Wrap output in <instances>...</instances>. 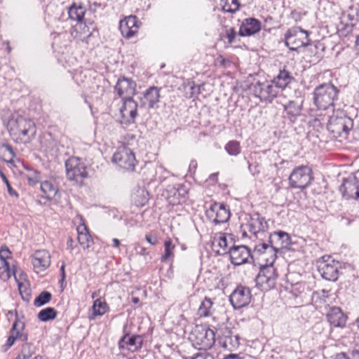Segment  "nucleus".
Wrapping results in <instances>:
<instances>
[{
	"label": "nucleus",
	"mask_w": 359,
	"mask_h": 359,
	"mask_svg": "<svg viewBox=\"0 0 359 359\" xmlns=\"http://www.w3.org/2000/svg\"><path fill=\"white\" fill-rule=\"evenodd\" d=\"M32 263L37 273L45 271L50 265V253L45 250H36L32 256Z\"/></svg>",
	"instance_id": "nucleus-21"
},
{
	"label": "nucleus",
	"mask_w": 359,
	"mask_h": 359,
	"mask_svg": "<svg viewBox=\"0 0 359 359\" xmlns=\"http://www.w3.org/2000/svg\"><path fill=\"white\" fill-rule=\"evenodd\" d=\"M222 11L226 13H234L239 8L238 0H221Z\"/></svg>",
	"instance_id": "nucleus-39"
},
{
	"label": "nucleus",
	"mask_w": 359,
	"mask_h": 359,
	"mask_svg": "<svg viewBox=\"0 0 359 359\" xmlns=\"http://www.w3.org/2000/svg\"><path fill=\"white\" fill-rule=\"evenodd\" d=\"M97 296H98V293H97V292H96V291H95V292H93L92 293V294H91V298H92V299H95V298H96Z\"/></svg>",
	"instance_id": "nucleus-62"
},
{
	"label": "nucleus",
	"mask_w": 359,
	"mask_h": 359,
	"mask_svg": "<svg viewBox=\"0 0 359 359\" xmlns=\"http://www.w3.org/2000/svg\"><path fill=\"white\" fill-rule=\"evenodd\" d=\"M4 253H11V252L9 251V250L7 248H1V250L0 251V259H6V257L5 255H4Z\"/></svg>",
	"instance_id": "nucleus-54"
},
{
	"label": "nucleus",
	"mask_w": 359,
	"mask_h": 359,
	"mask_svg": "<svg viewBox=\"0 0 359 359\" xmlns=\"http://www.w3.org/2000/svg\"><path fill=\"white\" fill-rule=\"evenodd\" d=\"M358 189V178L355 176H349L344 179L339 187V191L346 200L359 199V197H356Z\"/></svg>",
	"instance_id": "nucleus-19"
},
{
	"label": "nucleus",
	"mask_w": 359,
	"mask_h": 359,
	"mask_svg": "<svg viewBox=\"0 0 359 359\" xmlns=\"http://www.w3.org/2000/svg\"><path fill=\"white\" fill-rule=\"evenodd\" d=\"M355 46H356L358 50H359V36L356 39Z\"/></svg>",
	"instance_id": "nucleus-63"
},
{
	"label": "nucleus",
	"mask_w": 359,
	"mask_h": 359,
	"mask_svg": "<svg viewBox=\"0 0 359 359\" xmlns=\"http://www.w3.org/2000/svg\"><path fill=\"white\" fill-rule=\"evenodd\" d=\"M57 311L53 307H47L39 311L38 318L42 322L54 320L57 317Z\"/></svg>",
	"instance_id": "nucleus-38"
},
{
	"label": "nucleus",
	"mask_w": 359,
	"mask_h": 359,
	"mask_svg": "<svg viewBox=\"0 0 359 359\" xmlns=\"http://www.w3.org/2000/svg\"><path fill=\"white\" fill-rule=\"evenodd\" d=\"M254 93L262 101L271 102L277 97L280 92V89L273 82L257 83L254 86Z\"/></svg>",
	"instance_id": "nucleus-13"
},
{
	"label": "nucleus",
	"mask_w": 359,
	"mask_h": 359,
	"mask_svg": "<svg viewBox=\"0 0 359 359\" xmlns=\"http://www.w3.org/2000/svg\"><path fill=\"white\" fill-rule=\"evenodd\" d=\"M65 265L62 264L60 267V271H61V276L62 279H65Z\"/></svg>",
	"instance_id": "nucleus-57"
},
{
	"label": "nucleus",
	"mask_w": 359,
	"mask_h": 359,
	"mask_svg": "<svg viewBox=\"0 0 359 359\" xmlns=\"http://www.w3.org/2000/svg\"><path fill=\"white\" fill-rule=\"evenodd\" d=\"M229 256L233 265L239 266L248 262L249 257L254 259V252L251 253L250 249L245 245H233L230 248Z\"/></svg>",
	"instance_id": "nucleus-16"
},
{
	"label": "nucleus",
	"mask_w": 359,
	"mask_h": 359,
	"mask_svg": "<svg viewBox=\"0 0 359 359\" xmlns=\"http://www.w3.org/2000/svg\"><path fill=\"white\" fill-rule=\"evenodd\" d=\"M138 19L135 15H130L121 20L119 29L122 36L126 39H130L138 32Z\"/></svg>",
	"instance_id": "nucleus-20"
},
{
	"label": "nucleus",
	"mask_w": 359,
	"mask_h": 359,
	"mask_svg": "<svg viewBox=\"0 0 359 359\" xmlns=\"http://www.w3.org/2000/svg\"><path fill=\"white\" fill-rule=\"evenodd\" d=\"M112 161L127 170H133L136 164L134 153L126 147H122L117 149L113 155Z\"/></svg>",
	"instance_id": "nucleus-11"
},
{
	"label": "nucleus",
	"mask_w": 359,
	"mask_h": 359,
	"mask_svg": "<svg viewBox=\"0 0 359 359\" xmlns=\"http://www.w3.org/2000/svg\"><path fill=\"white\" fill-rule=\"evenodd\" d=\"M0 177L2 179L4 184L6 185L8 194L11 196L18 197V194L17 191L12 188L8 178L6 177V175L2 172V170L1 169H0Z\"/></svg>",
	"instance_id": "nucleus-46"
},
{
	"label": "nucleus",
	"mask_w": 359,
	"mask_h": 359,
	"mask_svg": "<svg viewBox=\"0 0 359 359\" xmlns=\"http://www.w3.org/2000/svg\"><path fill=\"white\" fill-rule=\"evenodd\" d=\"M11 275H13L15 278H16L14 267L11 269L7 260L0 259V278L4 281H6L11 278Z\"/></svg>",
	"instance_id": "nucleus-34"
},
{
	"label": "nucleus",
	"mask_w": 359,
	"mask_h": 359,
	"mask_svg": "<svg viewBox=\"0 0 359 359\" xmlns=\"http://www.w3.org/2000/svg\"><path fill=\"white\" fill-rule=\"evenodd\" d=\"M313 180V171L307 165H299L293 169L288 181L292 189H304L309 187Z\"/></svg>",
	"instance_id": "nucleus-5"
},
{
	"label": "nucleus",
	"mask_w": 359,
	"mask_h": 359,
	"mask_svg": "<svg viewBox=\"0 0 359 359\" xmlns=\"http://www.w3.org/2000/svg\"><path fill=\"white\" fill-rule=\"evenodd\" d=\"M28 184L30 186H34L40 182V173L36 170L32 171L26 175Z\"/></svg>",
	"instance_id": "nucleus-45"
},
{
	"label": "nucleus",
	"mask_w": 359,
	"mask_h": 359,
	"mask_svg": "<svg viewBox=\"0 0 359 359\" xmlns=\"http://www.w3.org/2000/svg\"><path fill=\"white\" fill-rule=\"evenodd\" d=\"M294 80V79L291 73L285 69H283L280 70L278 74L274 77L272 81L279 89L283 90Z\"/></svg>",
	"instance_id": "nucleus-30"
},
{
	"label": "nucleus",
	"mask_w": 359,
	"mask_h": 359,
	"mask_svg": "<svg viewBox=\"0 0 359 359\" xmlns=\"http://www.w3.org/2000/svg\"><path fill=\"white\" fill-rule=\"evenodd\" d=\"M8 127L13 140L20 144L30 142L36 132L34 123L32 120L21 116L10 120Z\"/></svg>",
	"instance_id": "nucleus-1"
},
{
	"label": "nucleus",
	"mask_w": 359,
	"mask_h": 359,
	"mask_svg": "<svg viewBox=\"0 0 359 359\" xmlns=\"http://www.w3.org/2000/svg\"><path fill=\"white\" fill-rule=\"evenodd\" d=\"M268 242L278 250L281 248H287L291 243L290 235L283 231H275L271 233Z\"/></svg>",
	"instance_id": "nucleus-24"
},
{
	"label": "nucleus",
	"mask_w": 359,
	"mask_h": 359,
	"mask_svg": "<svg viewBox=\"0 0 359 359\" xmlns=\"http://www.w3.org/2000/svg\"><path fill=\"white\" fill-rule=\"evenodd\" d=\"M68 13L70 19L77 21L74 27L76 32L79 29H81L83 27H86V24L82 22L85 14V8L83 6L74 4L69 8Z\"/></svg>",
	"instance_id": "nucleus-26"
},
{
	"label": "nucleus",
	"mask_w": 359,
	"mask_h": 359,
	"mask_svg": "<svg viewBox=\"0 0 359 359\" xmlns=\"http://www.w3.org/2000/svg\"><path fill=\"white\" fill-rule=\"evenodd\" d=\"M65 170L67 180L76 184L82 183L83 179L88 177L86 167L79 157H69L65 161Z\"/></svg>",
	"instance_id": "nucleus-7"
},
{
	"label": "nucleus",
	"mask_w": 359,
	"mask_h": 359,
	"mask_svg": "<svg viewBox=\"0 0 359 359\" xmlns=\"http://www.w3.org/2000/svg\"><path fill=\"white\" fill-rule=\"evenodd\" d=\"M218 245L224 250L227 249V240L225 236H220L217 240Z\"/></svg>",
	"instance_id": "nucleus-50"
},
{
	"label": "nucleus",
	"mask_w": 359,
	"mask_h": 359,
	"mask_svg": "<svg viewBox=\"0 0 359 359\" xmlns=\"http://www.w3.org/2000/svg\"><path fill=\"white\" fill-rule=\"evenodd\" d=\"M358 191L356 192V197H359V180H358Z\"/></svg>",
	"instance_id": "nucleus-64"
},
{
	"label": "nucleus",
	"mask_w": 359,
	"mask_h": 359,
	"mask_svg": "<svg viewBox=\"0 0 359 359\" xmlns=\"http://www.w3.org/2000/svg\"><path fill=\"white\" fill-rule=\"evenodd\" d=\"M132 302L134 303V304H138L140 302V299L138 297H132Z\"/></svg>",
	"instance_id": "nucleus-60"
},
{
	"label": "nucleus",
	"mask_w": 359,
	"mask_h": 359,
	"mask_svg": "<svg viewBox=\"0 0 359 359\" xmlns=\"http://www.w3.org/2000/svg\"><path fill=\"white\" fill-rule=\"evenodd\" d=\"M189 168H190L196 169V168H197V162H196V160H192V161L190 162Z\"/></svg>",
	"instance_id": "nucleus-56"
},
{
	"label": "nucleus",
	"mask_w": 359,
	"mask_h": 359,
	"mask_svg": "<svg viewBox=\"0 0 359 359\" xmlns=\"http://www.w3.org/2000/svg\"><path fill=\"white\" fill-rule=\"evenodd\" d=\"M23 330L24 329H21L20 326H18L16 330L18 332L17 339L22 341H27V334L22 332Z\"/></svg>",
	"instance_id": "nucleus-49"
},
{
	"label": "nucleus",
	"mask_w": 359,
	"mask_h": 359,
	"mask_svg": "<svg viewBox=\"0 0 359 359\" xmlns=\"http://www.w3.org/2000/svg\"><path fill=\"white\" fill-rule=\"evenodd\" d=\"M340 263L332 259L330 256H323L318 262V270L323 278L330 281H335L338 278Z\"/></svg>",
	"instance_id": "nucleus-9"
},
{
	"label": "nucleus",
	"mask_w": 359,
	"mask_h": 359,
	"mask_svg": "<svg viewBox=\"0 0 359 359\" xmlns=\"http://www.w3.org/2000/svg\"><path fill=\"white\" fill-rule=\"evenodd\" d=\"M230 210L223 203H214L206 210V216L215 224L225 223L230 218Z\"/></svg>",
	"instance_id": "nucleus-14"
},
{
	"label": "nucleus",
	"mask_w": 359,
	"mask_h": 359,
	"mask_svg": "<svg viewBox=\"0 0 359 359\" xmlns=\"http://www.w3.org/2000/svg\"><path fill=\"white\" fill-rule=\"evenodd\" d=\"M213 302L212 300L205 297L201 303L198 309V315L200 317H208L212 315Z\"/></svg>",
	"instance_id": "nucleus-35"
},
{
	"label": "nucleus",
	"mask_w": 359,
	"mask_h": 359,
	"mask_svg": "<svg viewBox=\"0 0 359 359\" xmlns=\"http://www.w3.org/2000/svg\"><path fill=\"white\" fill-rule=\"evenodd\" d=\"M34 351L32 345L30 344H26L23 346L21 354L17 359H28L34 354Z\"/></svg>",
	"instance_id": "nucleus-44"
},
{
	"label": "nucleus",
	"mask_w": 359,
	"mask_h": 359,
	"mask_svg": "<svg viewBox=\"0 0 359 359\" xmlns=\"http://www.w3.org/2000/svg\"><path fill=\"white\" fill-rule=\"evenodd\" d=\"M112 242L114 248H118L121 245L120 241L117 238H113Z\"/></svg>",
	"instance_id": "nucleus-55"
},
{
	"label": "nucleus",
	"mask_w": 359,
	"mask_h": 359,
	"mask_svg": "<svg viewBox=\"0 0 359 359\" xmlns=\"http://www.w3.org/2000/svg\"><path fill=\"white\" fill-rule=\"evenodd\" d=\"M135 250L137 254H140L141 255H147L149 253L145 248L142 247L140 245L137 246L135 248Z\"/></svg>",
	"instance_id": "nucleus-53"
},
{
	"label": "nucleus",
	"mask_w": 359,
	"mask_h": 359,
	"mask_svg": "<svg viewBox=\"0 0 359 359\" xmlns=\"http://www.w3.org/2000/svg\"><path fill=\"white\" fill-rule=\"evenodd\" d=\"M353 127V120L344 111H339L330 116L327 123V130L334 137L346 138Z\"/></svg>",
	"instance_id": "nucleus-3"
},
{
	"label": "nucleus",
	"mask_w": 359,
	"mask_h": 359,
	"mask_svg": "<svg viewBox=\"0 0 359 359\" xmlns=\"http://www.w3.org/2000/svg\"><path fill=\"white\" fill-rule=\"evenodd\" d=\"M52 298V294L48 291H43L34 299V304L36 306H41L48 304Z\"/></svg>",
	"instance_id": "nucleus-42"
},
{
	"label": "nucleus",
	"mask_w": 359,
	"mask_h": 359,
	"mask_svg": "<svg viewBox=\"0 0 359 359\" xmlns=\"http://www.w3.org/2000/svg\"><path fill=\"white\" fill-rule=\"evenodd\" d=\"M170 194H172V199H171V196H169L168 198L170 200V203L172 204L180 203L182 200H184L187 191L183 188L175 189L172 187L169 191Z\"/></svg>",
	"instance_id": "nucleus-37"
},
{
	"label": "nucleus",
	"mask_w": 359,
	"mask_h": 359,
	"mask_svg": "<svg viewBox=\"0 0 359 359\" xmlns=\"http://www.w3.org/2000/svg\"><path fill=\"white\" fill-rule=\"evenodd\" d=\"M122 107L120 108V113L123 119L128 123H134L137 116V103L133 97L123 99Z\"/></svg>",
	"instance_id": "nucleus-18"
},
{
	"label": "nucleus",
	"mask_w": 359,
	"mask_h": 359,
	"mask_svg": "<svg viewBox=\"0 0 359 359\" xmlns=\"http://www.w3.org/2000/svg\"><path fill=\"white\" fill-rule=\"evenodd\" d=\"M164 247L165 253L161 257V262H167L170 258L173 257V250L175 249V245L172 244L170 238L165 240Z\"/></svg>",
	"instance_id": "nucleus-41"
},
{
	"label": "nucleus",
	"mask_w": 359,
	"mask_h": 359,
	"mask_svg": "<svg viewBox=\"0 0 359 359\" xmlns=\"http://www.w3.org/2000/svg\"><path fill=\"white\" fill-rule=\"evenodd\" d=\"M278 250L271 243H259L254 248V258L255 257L262 264H273L277 258V252Z\"/></svg>",
	"instance_id": "nucleus-10"
},
{
	"label": "nucleus",
	"mask_w": 359,
	"mask_h": 359,
	"mask_svg": "<svg viewBox=\"0 0 359 359\" xmlns=\"http://www.w3.org/2000/svg\"><path fill=\"white\" fill-rule=\"evenodd\" d=\"M72 243H73V240H72V238H69V239H68V241H67V246H68L69 248H71V249H72V248H73V247H72Z\"/></svg>",
	"instance_id": "nucleus-59"
},
{
	"label": "nucleus",
	"mask_w": 359,
	"mask_h": 359,
	"mask_svg": "<svg viewBox=\"0 0 359 359\" xmlns=\"http://www.w3.org/2000/svg\"><path fill=\"white\" fill-rule=\"evenodd\" d=\"M259 272L256 277L257 285L263 290L273 288L278 278V273L273 264H259Z\"/></svg>",
	"instance_id": "nucleus-8"
},
{
	"label": "nucleus",
	"mask_w": 359,
	"mask_h": 359,
	"mask_svg": "<svg viewBox=\"0 0 359 359\" xmlns=\"http://www.w3.org/2000/svg\"><path fill=\"white\" fill-rule=\"evenodd\" d=\"M18 326H20L21 329H24V327H25L24 322L20 321L19 319H16L15 320V322L13 323L12 328L11 330V334L8 337L6 344V345L8 348L11 347L13 345V344L15 343V341L16 340H18L17 339L18 332L16 331Z\"/></svg>",
	"instance_id": "nucleus-36"
},
{
	"label": "nucleus",
	"mask_w": 359,
	"mask_h": 359,
	"mask_svg": "<svg viewBox=\"0 0 359 359\" xmlns=\"http://www.w3.org/2000/svg\"><path fill=\"white\" fill-rule=\"evenodd\" d=\"M261 29V22L255 18H247L241 24L239 35L242 36H251Z\"/></svg>",
	"instance_id": "nucleus-25"
},
{
	"label": "nucleus",
	"mask_w": 359,
	"mask_h": 359,
	"mask_svg": "<svg viewBox=\"0 0 359 359\" xmlns=\"http://www.w3.org/2000/svg\"><path fill=\"white\" fill-rule=\"evenodd\" d=\"M77 233L78 242L84 250L89 248L93 244V238L85 224H81L77 227Z\"/></svg>",
	"instance_id": "nucleus-28"
},
{
	"label": "nucleus",
	"mask_w": 359,
	"mask_h": 359,
	"mask_svg": "<svg viewBox=\"0 0 359 359\" xmlns=\"http://www.w3.org/2000/svg\"><path fill=\"white\" fill-rule=\"evenodd\" d=\"M302 102L301 100H291L285 105V110L291 121H295L297 118L301 115Z\"/></svg>",
	"instance_id": "nucleus-27"
},
{
	"label": "nucleus",
	"mask_w": 359,
	"mask_h": 359,
	"mask_svg": "<svg viewBox=\"0 0 359 359\" xmlns=\"http://www.w3.org/2000/svg\"><path fill=\"white\" fill-rule=\"evenodd\" d=\"M300 287H302V285H300V284H297V285H295V287H294L293 288V290H292V293H293L296 297H297V294L296 293V290H299V289H300Z\"/></svg>",
	"instance_id": "nucleus-58"
},
{
	"label": "nucleus",
	"mask_w": 359,
	"mask_h": 359,
	"mask_svg": "<svg viewBox=\"0 0 359 359\" xmlns=\"http://www.w3.org/2000/svg\"><path fill=\"white\" fill-rule=\"evenodd\" d=\"M161 88L151 86L147 89L140 98V107L151 109L159 102Z\"/></svg>",
	"instance_id": "nucleus-17"
},
{
	"label": "nucleus",
	"mask_w": 359,
	"mask_h": 359,
	"mask_svg": "<svg viewBox=\"0 0 359 359\" xmlns=\"http://www.w3.org/2000/svg\"><path fill=\"white\" fill-rule=\"evenodd\" d=\"M251 290L243 285L237 286L229 297V301L234 309L247 306L251 302Z\"/></svg>",
	"instance_id": "nucleus-12"
},
{
	"label": "nucleus",
	"mask_w": 359,
	"mask_h": 359,
	"mask_svg": "<svg viewBox=\"0 0 359 359\" xmlns=\"http://www.w3.org/2000/svg\"><path fill=\"white\" fill-rule=\"evenodd\" d=\"M191 359H215V358L212 354L203 352L195 354Z\"/></svg>",
	"instance_id": "nucleus-47"
},
{
	"label": "nucleus",
	"mask_w": 359,
	"mask_h": 359,
	"mask_svg": "<svg viewBox=\"0 0 359 359\" xmlns=\"http://www.w3.org/2000/svg\"><path fill=\"white\" fill-rule=\"evenodd\" d=\"M309 32L301 27H294L285 34V43L291 50L310 45Z\"/></svg>",
	"instance_id": "nucleus-6"
},
{
	"label": "nucleus",
	"mask_w": 359,
	"mask_h": 359,
	"mask_svg": "<svg viewBox=\"0 0 359 359\" xmlns=\"http://www.w3.org/2000/svg\"><path fill=\"white\" fill-rule=\"evenodd\" d=\"M109 309V307L104 299H96L92 306V313L89 318L95 320L97 316H102L105 314Z\"/></svg>",
	"instance_id": "nucleus-31"
},
{
	"label": "nucleus",
	"mask_w": 359,
	"mask_h": 359,
	"mask_svg": "<svg viewBox=\"0 0 359 359\" xmlns=\"http://www.w3.org/2000/svg\"><path fill=\"white\" fill-rule=\"evenodd\" d=\"M41 191L43 193V197L48 201L55 198L58 192V187L55 182L52 180H45L41 182Z\"/></svg>",
	"instance_id": "nucleus-32"
},
{
	"label": "nucleus",
	"mask_w": 359,
	"mask_h": 359,
	"mask_svg": "<svg viewBox=\"0 0 359 359\" xmlns=\"http://www.w3.org/2000/svg\"><path fill=\"white\" fill-rule=\"evenodd\" d=\"M236 36V31L234 28H230L226 32V37L229 43H232L234 41Z\"/></svg>",
	"instance_id": "nucleus-48"
},
{
	"label": "nucleus",
	"mask_w": 359,
	"mask_h": 359,
	"mask_svg": "<svg viewBox=\"0 0 359 359\" xmlns=\"http://www.w3.org/2000/svg\"><path fill=\"white\" fill-rule=\"evenodd\" d=\"M146 241L152 245H155L158 243V239L156 236H152L151 235H146L145 236Z\"/></svg>",
	"instance_id": "nucleus-52"
},
{
	"label": "nucleus",
	"mask_w": 359,
	"mask_h": 359,
	"mask_svg": "<svg viewBox=\"0 0 359 359\" xmlns=\"http://www.w3.org/2000/svg\"><path fill=\"white\" fill-rule=\"evenodd\" d=\"M136 83L133 79L121 76L116 81L114 90L121 100L131 98L136 93Z\"/></svg>",
	"instance_id": "nucleus-15"
},
{
	"label": "nucleus",
	"mask_w": 359,
	"mask_h": 359,
	"mask_svg": "<svg viewBox=\"0 0 359 359\" xmlns=\"http://www.w3.org/2000/svg\"><path fill=\"white\" fill-rule=\"evenodd\" d=\"M224 149L231 156H238L241 151L240 142L236 140H231L226 144Z\"/></svg>",
	"instance_id": "nucleus-40"
},
{
	"label": "nucleus",
	"mask_w": 359,
	"mask_h": 359,
	"mask_svg": "<svg viewBox=\"0 0 359 359\" xmlns=\"http://www.w3.org/2000/svg\"><path fill=\"white\" fill-rule=\"evenodd\" d=\"M217 176V173H212L210 175V179L214 180L215 179H216Z\"/></svg>",
	"instance_id": "nucleus-61"
},
{
	"label": "nucleus",
	"mask_w": 359,
	"mask_h": 359,
	"mask_svg": "<svg viewBox=\"0 0 359 359\" xmlns=\"http://www.w3.org/2000/svg\"><path fill=\"white\" fill-rule=\"evenodd\" d=\"M339 90L331 83H324L317 86L313 92V102L320 110L334 107Z\"/></svg>",
	"instance_id": "nucleus-2"
},
{
	"label": "nucleus",
	"mask_w": 359,
	"mask_h": 359,
	"mask_svg": "<svg viewBox=\"0 0 359 359\" xmlns=\"http://www.w3.org/2000/svg\"><path fill=\"white\" fill-rule=\"evenodd\" d=\"M250 226V231L256 234L259 231H265L267 230L268 223L264 217L261 216L259 213H256L252 218V222Z\"/></svg>",
	"instance_id": "nucleus-33"
},
{
	"label": "nucleus",
	"mask_w": 359,
	"mask_h": 359,
	"mask_svg": "<svg viewBox=\"0 0 359 359\" xmlns=\"http://www.w3.org/2000/svg\"><path fill=\"white\" fill-rule=\"evenodd\" d=\"M2 147L6 150L8 152H9L10 154V156H11V159H12L13 158H14L15 156V154L13 151V149L12 148V147L8 144H4L2 145Z\"/></svg>",
	"instance_id": "nucleus-51"
},
{
	"label": "nucleus",
	"mask_w": 359,
	"mask_h": 359,
	"mask_svg": "<svg viewBox=\"0 0 359 359\" xmlns=\"http://www.w3.org/2000/svg\"><path fill=\"white\" fill-rule=\"evenodd\" d=\"M239 339L237 334H233L231 330L226 329L219 339V344L224 349L233 351L239 346Z\"/></svg>",
	"instance_id": "nucleus-23"
},
{
	"label": "nucleus",
	"mask_w": 359,
	"mask_h": 359,
	"mask_svg": "<svg viewBox=\"0 0 359 359\" xmlns=\"http://www.w3.org/2000/svg\"><path fill=\"white\" fill-rule=\"evenodd\" d=\"M142 344V338L140 335L125 334L118 341L120 348H130L134 346L135 349L140 348Z\"/></svg>",
	"instance_id": "nucleus-29"
},
{
	"label": "nucleus",
	"mask_w": 359,
	"mask_h": 359,
	"mask_svg": "<svg viewBox=\"0 0 359 359\" xmlns=\"http://www.w3.org/2000/svg\"><path fill=\"white\" fill-rule=\"evenodd\" d=\"M334 359H359V351L353 350L348 352L337 353Z\"/></svg>",
	"instance_id": "nucleus-43"
},
{
	"label": "nucleus",
	"mask_w": 359,
	"mask_h": 359,
	"mask_svg": "<svg viewBox=\"0 0 359 359\" xmlns=\"http://www.w3.org/2000/svg\"><path fill=\"white\" fill-rule=\"evenodd\" d=\"M327 321L334 327H344L347 321V316L341 308L331 307L326 315Z\"/></svg>",
	"instance_id": "nucleus-22"
},
{
	"label": "nucleus",
	"mask_w": 359,
	"mask_h": 359,
	"mask_svg": "<svg viewBox=\"0 0 359 359\" xmlns=\"http://www.w3.org/2000/svg\"><path fill=\"white\" fill-rule=\"evenodd\" d=\"M190 339L198 349L207 350L214 345L215 334L212 330L201 325L195 326L191 331Z\"/></svg>",
	"instance_id": "nucleus-4"
}]
</instances>
